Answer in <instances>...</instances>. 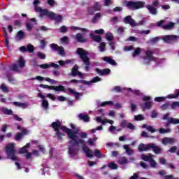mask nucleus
I'll return each mask as SVG.
<instances>
[{
    "label": "nucleus",
    "mask_w": 179,
    "mask_h": 179,
    "mask_svg": "<svg viewBox=\"0 0 179 179\" xmlns=\"http://www.w3.org/2000/svg\"><path fill=\"white\" fill-rule=\"evenodd\" d=\"M163 145H173L176 143V138L165 137L162 139Z\"/></svg>",
    "instance_id": "15"
},
{
    "label": "nucleus",
    "mask_w": 179,
    "mask_h": 179,
    "mask_svg": "<svg viewBox=\"0 0 179 179\" xmlns=\"http://www.w3.org/2000/svg\"><path fill=\"white\" fill-rule=\"evenodd\" d=\"M155 101H157V103H162V101H164L166 100V97L164 96H158L155 98Z\"/></svg>",
    "instance_id": "41"
},
{
    "label": "nucleus",
    "mask_w": 179,
    "mask_h": 179,
    "mask_svg": "<svg viewBox=\"0 0 179 179\" xmlns=\"http://www.w3.org/2000/svg\"><path fill=\"white\" fill-rule=\"evenodd\" d=\"M162 120H168L167 122L165 123V126L167 127H170L171 124H173V125H177L179 124V119L174 117H169V113L165 114L163 116Z\"/></svg>",
    "instance_id": "6"
},
{
    "label": "nucleus",
    "mask_w": 179,
    "mask_h": 179,
    "mask_svg": "<svg viewBox=\"0 0 179 179\" xmlns=\"http://www.w3.org/2000/svg\"><path fill=\"white\" fill-rule=\"evenodd\" d=\"M77 54L80 56V59L83 61L84 63L85 66V69L87 72H89L90 69V59L89 57H87V55L89 52L85 50L83 48H78L77 49Z\"/></svg>",
    "instance_id": "3"
},
{
    "label": "nucleus",
    "mask_w": 179,
    "mask_h": 179,
    "mask_svg": "<svg viewBox=\"0 0 179 179\" xmlns=\"http://www.w3.org/2000/svg\"><path fill=\"white\" fill-rule=\"evenodd\" d=\"M127 128L131 131H134V129H135V125L131 122L127 123Z\"/></svg>",
    "instance_id": "59"
},
{
    "label": "nucleus",
    "mask_w": 179,
    "mask_h": 179,
    "mask_svg": "<svg viewBox=\"0 0 179 179\" xmlns=\"http://www.w3.org/2000/svg\"><path fill=\"white\" fill-rule=\"evenodd\" d=\"M106 38L108 40V41H111L113 38H114V36H113V34L108 33L106 35Z\"/></svg>",
    "instance_id": "49"
},
{
    "label": "nucleus",
    "mask_w": 179,
    "mask_h": 179,
    "mask_svg": "<svg viewBox=\"0 0 179 179\" xmlns=\"http://www.w3.org/2000/svg\"><path fill=\"white\" fill-rule=\"evenodd\" d=\"M107 167H109V169H111V170H117V169H118V166L113 162H110Z\"/></svg>",
    "instance_id": "33"
},
{
    "label": "nucleus",
    "mask_w": 179,
    "mask_h": 179,
    "mask_svg": "<svg viewBox=\"0 0 179 179\" xmlns=\"http://www.w3.org/2000/svg\"><path fill=\"white\" fill-rule=\"evenodd\" d=\"M150 149H152V152L155 153V155H159L162 153V148L156 145L155 143H150Z\"/></svg>",
    "instance_id": "16"
},
{
    "label": "nucleus",
    "mask_w": 179,
    "mask_h": 179,
    "mask_svg": "<svg viewBox=\"0 0 179 179\" xmlns=\"http://www.w3.org/2000/svg\"><path fill=\"white\" fill-rule=\"evenodd\" d=\"M141 52H142V49H141V48H137L134 50V52L132 54V57L135 58V57H138V55H140Z\"/></svg>",
    "instance_id": "30"
},
{
    "label": "nucleus",
    "mask_w": 179,
    "mask_h": 179,
    "mask_svg": "<svg viewBox=\"0 0 179 179\" xmlns=\"http://www.w3.org/2000/svg\"><path fill=\"white\" fill-rule=\"evenodd\" d=\"M159 40H160V38L159 37H155V38H152L150 40V43L151 44H156L158 43Z\"/></svg>",
    "instance_id": "43"
},
{
    "label": "nucleus",
    "mask_w": 179,
    "mask_h": 179,
    "mask_svg": "<svg viewBox=\"0 0 179 179\" xmlns=\"http://www.w3.org/2000/svg\"><path fill=\"white\" fill-rule=\"evenodd\" d=\"M15 38H18V40H23V38H24V32L22 30L19 31L17 33Z\"/></svg>",
    "instance_id": "29"
},
{
    "label": "nucleus",
    "mask_w": 179,
    "mask_h": 179,
    "mask_svg": "<svg viewBox=\"0 0 179 179\" xmlns=\"http://www.w3.org/2000/svg\"><path fill=\"white\" fill-rule=\"evenodd\" d=\"M11 104H13V106H15V107H20L21 108L23 109L27 108V103H26L13 101L11 102Z\"/></svg>",
    "instance_id": "20"
},
{
    "label": "nucleus",
    "mask_w": 179,
    "mask_h": 179,
    "mask_svg": "<svg viewBox=\"0 0 179 179\" xmlns=\"http://www.w3.org/2000/svg\"><path fill=\"white\" fill-rule=\"evenodd\" d=\"M145 57H144V59H146L147 58L148 61L154 62H157V59H159V58L153 56V54H155V51L153 50H148L145 51Z\"/></svg>",
    "instance_id": "8"
},
{
    "label": "nucleus",
    "mask_w": 179,
    "mask_h": 179,
    "mask_svg": "<svg viewBox=\"0 0 179 179\" xmlns=\"http://www.w3.org/2000/svg\"><path fill=\"white\" fill-rule=\"evenodd\" d=\"M55 92H65V87L63 85H58L55 87Z\"/></svg>",
    "instance_id": "36"
},
{
    "label": "nucleus",
    "mask_w": 179,
    "mask_h": 179,
    "mask_svg": "<svg viewBox=\"0 0 179 179\" xmlns=\"http://www.w3.org/2000/svg\"><path fill=\"white\" fill-rule=\"evenodd\" d=\"M162 40L165 43H171V41H177L178 40V36L176 35H166L162 38Z\"/></svg>",
    "instance_id": "12"
},
{
    "label": "nucleus",
    "mask_w": 179,
    "mask_h": 179,
    "mask_svg": "<svg viewBox=\"0 0 179 179\" xmlns=\"http://www.w3.org/2000/svg\"><path fill=\"white\" fill-rule=\"evenodd\" d=\"M150 164L153 169H156V167H157V163L155 159H153V158L150 161Z\"/></svg>",
    "instance_id": "46"
},
{
    "label": "nucleus",
    "mask_w": 179,
    "mask_h": 179,
    "mask_svg": "<svg viewBox=\"0 0 179 179\" xmlns=\"http://www.w3.org/2000/svg\"><path fill=\"white\" fill-rule=\"evenodd\" d=\"M68 91L69 92V93H71V94H73L75 96L76 100H80V96H82V93L76 92L72 88H69Z\"/></svg>",
    "instance_id": "23"
},
{
    "label": "nucleus",
    "mask_w": 179,
    "mask_h": 179,
    "mask_svg": "<svg viewBox=\"0 0 179 179\" xmlns=\"http://www.w3.org/2000/svg\"><path fill=\"white\" fill-rule=\"evenodd\" d=\"M0 89L4 93H9V88L5 85L4 83H2L1 85Z\"/></svg>",
    "instance_id": "34"
},
{
    "label": "nucleus",
    "mask_w": 179,
    "mask_h": 179,
    "mask_svg": "<svg viewBox=\"0 0 179 179\" xmlns=\"http://www.w3.org/2000/svg\"><path fill=\"white\" fill-rule=\"evenodd\" d=\"M50 127L55 131L56 136L59 141H62V137L65 136V134L61 132V131H63V132H65L67 134L68 138L71 139L69 141V145H71L72 146H79V145H83V150L85 153L86 157L90 159L93 157L94 155L92 154V150H90L87 145H85V140L82 138L78 140V130H72L66 127V126H63L59 120H56L55 122H53Z\"/></svg>",
    "instance_id": "1"
},
{
    "label": "nucleus",
    "mask_w": 179,
    "mask_h": 179,
    "mask_svg": "<svg viewBox=\"0 0 179 179\" xmlns=\"http://www.w3.org/2000/svg\"><path fill=\"white\" fill-rule=\"evenodd\" d=\"M94 155L95 156V157H97L98 159L103 158V155L101 154V152H100V150H99V149L94 150Z\"/></svg>",
    "instance_id": "31"
},
{
    "label": "nucleus",
    "mask_w": 179,
    "mask_h": 179,
    "mask_svg": "<svg viewBox=\"0 0 179 179\" xmlns=\"http://www.w3.org/2000/svg\"><path fill=\"white\" fill-rule=\"evenodd\" d=\"M47 3H48V5H50V6H55V1H54V0H48Z\"/></svg>",
    "instance_id": "62"
},
{
    "label": "nucleus",
    "mask_w": 179,
    "mask_h": 179,
    "mask_svg": "<svg viewBox=\"0 0 179 179\" xmlns=\"http://www.w3.org/2000/svg\"><path fill=\"white\" fill-rule=\"evenodd\" d=\"M78 118L80 121H84V122H89V121H90L89 115L83 113H80Z\"/></svg>",
    "instance_id": "19"
},
{
    "label": "nucleus",
    "mask_w": 179,
    "mask_h": 179,
    "mask_svg": "<svg viewBox=\"0 0 179 179\" xmlns=\"http://www.w3.org/2000/svg\"><path fill=\"white\" fill-rule=\"evenodd\" d=\"M152 145H150V143H148L147 145H145L143 143L139 144L138 149L139 152H148V150H150Z\"/></svg>",
    "instance_id": "14"
},
{
    "label": "nucleus",
    "mask_w": 179,
    "mask_h": 179,
    "mask_svg": "<svg viewBox=\"0 0 179 179\" xmlns=\"http://www.w3.org/2000/svg\"><path fill=\"white\" fill-rule=\"evenodd\" d=\"M19 67L20 68H24L26 65V61L23 59V57H20L18 60Z\"/></svg>",
    "instance_id": "28"
},
{
    "label": "nucleus",
    "mask_w": 179,
    "mask_h": 179,
    "mask_svg": "<svg viewBox=\"0 0 179 179\" xmlns=\"http://www.w3.org/2000/svg\"><path fill=\"white\" fill-rule=\"evenodd\" d=\"M37 55L38 57L41 59H45V54L41 52H37Z\"/></svg>",
    "instance_id": "50"
},
{
    "label": "nucleus",
    "mask_w": 179,
    "mask_h": 179,
    "mask_svg": "<svg viewBox=\"0 0 179 179\" xmlns=\"http://www.w3.org/2000/svg\"><path fill=\"white\" fill-rule=\"evenodd\" d=\"M164 23V20H162L157 22L158 27H162L164 30H171L174 28V22H169L168 24L163 25Z\"/></svg>",
    "instance_id": "7"
},
{
    "label": "nucleus",
    "mask_w": 179,
    "mask_h": 179,
    "mask_svg": "<svg viewBox=\"0 0 179 179\" xmlns=\"http://www.w3.org/2000/svg\"><path fill=\"white\" fill-rule=\"evenodd\" d=\"M48 101L43 99L42 101V107H43L44 110H48Z\"/></svg>",
    "instance_id": "39"
},
{
    "label": "nucleus",
    "mask_w": 179,
    "mask_h": 179,
    "mask_svg": "<svg viewBox=\"0 0 179 179\" xmlns=\"http://www.w3.org/2000/svg\"><path fill=\"white\" fill-rule=\"evenodd\" d=\"M50 47L52 50H55V51H57L59 52V55H62V57H64L65 55V50L64 49V47L59 46L57 44L52 43L50 45Z\"/></svg>",
    "instance_id": "9"
},
{
    "label": "nucleus",
    "mask_w": 179,
    "mask_h": 179,
    "mask_svg": "<svg viewBox=\"0 0 179 179\" xmlns=\"http://www.w3.org/2000/svg\"><path fill=\"white\" fill-rule=\"evenodd\" d=\"M78 43H87V38H84L82 34L78 33L75 37Z\"/></svg>",
    "instance_id": "17"
},
{
    "label": "nucleus",
    "mask_w": 179,
    "mask_h": 179,
    "mask_svg": "<svg viewBox=\"0 0 179 179\" xmlns=\"http://www.w3.org/2000/svg\"><path fill=\"white\" fill-rule=\"evenodd\" d=\"M141 159L144 160V162H150V160L153 159V155L152 154L142 155Z\"/></svg>",
    "instance_id": "24"
},
{
    "label": "nucleus",
    "mask_w": 179,
    "mask_h": 179,
    "mask_svg": "<svg viewBox=\"0 0 179 179\" xmlns=\"http://www.w3.org/2000/svg\"><path fill=\"white\" fill-rule=\"evenodd\" d=\"M171 131L170 129L160 128L159 134H168L169 132H171Z\"/></svg>",
    "instance_id": "47"
},
{
    "label": "nucleus",
    "mask_w": 179,
    "mask_h": 179,
    "mask_svg": "<svg viewBox=\"0 0 179 179\" xmlns=\"http://www.w3.org/2000/svg\"><path fill=\"white\" fill-rule=\"evenodd\" d=\"M78 69H79V67L78 66V65H75L71 69V76H73V77L76 76V75H78Z\"/></svg>",
    "instance_id": "26"
},
{
    "label": "nucleus",
    "mask_w": 179,
    "mask_h": 179,
    "mask_svg": "<svg viewBox=\"0 0 179 179\" xmlns=\"http://www.w3.org/2000/svg\"><path fill=\"white\" fill-rule=\"evenodd\" d=\"M94 33H96V34H104V29H96L94 31Z\"/></svg>",
    "instance_id": "63"
},
{
    "label": "nucleus",
    "mask_w": 179,
    "mask_h": 179,
    "mask_svg": "<svg viewBox=\"0 0 179 179\" xmlns=\"http://www.w3.org/2000/svg\"><path fill=\"white\" fill-rule=\"evenodd\" d=\"M99 50L101 52H104L106 51V43L101 42L99 45Z\"/></svg>",
    "instance_id": "40"
},
{
    "label": "nucleus",
    "mask_w": 179,
    "mask_h": 179,
    "mask_svg": "<svg viewBox=\"0 0 179 179\" xmlns=\"http://www.w3.org/2000/svg\"><path fill=\"white\" fill-rule=\"evenodd\" d=\"M134 120L136 121H143L145 120V117H143V115H138L134 116Z\"/></svg>",
    "instance_id": "42"
},
{
    "label": "nucleus",
    "mask_w": 179,
    "mask_h": 179,
    "mask_svg": "<svg viewBox=\"0 0 179 179\" xmlns=\"http://www.w3.org/2000/svg\"><path fill=\"white\" fill-rule=\"evenodd\" d=\"M96 72L97 73H99L101 76H104L106 75H110L111 73V70L110 69H100L99 68L95 69Z\"/></svg>",
    "instance_id": "13"
},
{
    "label": "nucleus",
    "mask_w": 179,
    "mask_h": 179,
    "mask_svg": "<svg viewBox=\"0 0 179 179\" xmlns=\"http://www.w3.org/2000/svg\"><path fill=\"white\" fill-rule=\"evenodd\" d=\"M10 70L16 72L19 71V66L17 64H13L10 66Z\"/></svg>",
    "instance_id": "45"
},
{
    "label": "nucleus",
    "mask_w": 179,
    "mask_h": 179,
    "mask_svg": "<svg viewBox=\"0 0 179 179\" xmlns=\"http://www.w3.org/2000/svg\"><path fill=\"white\" fill-rule=\"evenodd\" d=\"M169 108V103H164L161 106V110L162 111H166Z\"/></svg>",
    "instance_id": "61"
},
{
    "label": "nucleus",
    "mask_w": 179,
    "mask_h": 179,
    "mask_svg": "<svg viewBox=\"0 0 179 179\" xmlns=\"http://www.w3.org/2000/svg\"><path fill=\"white\" fill-rule=\"evenodd\" d=\"M59 31L60 33H66V31H68V28L66 26L63 25L59 28Z\"/></svg>",
    "instance_id": "51"
},
{
    "label": "nucleus",
    "mask_w": 179,
    "mask_h": 179,
    "mask_svg": "<svg viewBox=\"0 0 179 179\" xmlns=\"http://www.w3.org/2000/svg\"><path fill=\"white\" fill-rule=\"evenodd\" d=\"M153 105V103L152 101H147L145 102L144 104L141 105V107L143 108V111H145V110H150L152 108V106Z\"/></svg>",
    "instance_id": "21"
},
{
    "label": "nucleus",
    "mask_w": 179,
    "mask_h": 179,
    "mask_svg": "<svg viewBox=\"0 0 179 179\" xmlns=\"http://www.w3.org/2000/svg\"><path fill=\"white\" fill-rule=\"evenodd\" d=\"M5 151L8 159H10L13 162H16V150L15 149V143H10L5 147Z\"/></svg>",
    "instance_id": "5"
},
{
    "label": "nucleus",
    "mask_w": 179,
    "mask_h": 179,
    "mask_svg": "<svg viewBox=\"0 0 179 179\" xmlns=\"http://www.w3.org/2000/svg\"><path fill=\"white\" fill-rule=\"evenodd\" d=\"M147 131L152 132V134H155V132H156V129H154L152 126H148Z\"/></svg>",
    "instance_id": "56"
},
{
    "label": "nucleus",
    "mask_w": 179,
    "mask_h": 179,
    "mask_svg": "<svg viewBox=\"0 0 179 179\" xmlns=\"http://www.w3.org/2000/svg\"><path fill=\"white\" fill-rule=\"evenodd\" d=\"M103 61H105L110 65H113V66L117 65V62H115V60L113 59V58H111L110 57H103Z\"/></svg>",
    "instance_id": "18"
},
{
    "label": "nucleus",
    "mask_w": 179,
    "mask_h": 179,
    "mask_svg": "<svg viewBox=\"0 0 179 179\" xmlns=\"http://www.w3.org/2000/svg\"><path fill=\"white\" fill-rule=\"evenodd\" d=\"M33 27H34V25L31 24V22H27L26 23V29L27 31H31L33 30Z\"/></svg>",
    "instance_id": "38"
},
{
    "label": "nucleus",
    "mask_w": 179,
    "mask_h": 179,
    "mask_svg": "<svg viewBox=\"0 0 179 179\" xmlns=\"http://www.w3.org/2000/svg\"><path fill=\"white\" fill-rule=\"evenodd\" d=\"M3 113L6 115H12V114H13V111H12V110L8 109L6 108H3Z\"/></svg>",
    "instance_id": "37"
},
{
    "label": "nucleus",
    "mask_w": 179,
    "mask_h": 179,
    "mask_svg": "<svg viewBox=\"0 0 179 179\" xmlns=\"http://www.w3.org/2000/svg\"><path fill=\"white\" fill-rule=\"evenodd\" d=\"M112 104H113V101H108L102 102L100 104V107H104L106 106H111Z\"/></svg>",
    "instance_id": "44"
},
{
    "label": "nucleus",
    "mask_w": 179,
    "mask_h": 179,
    "mask_svg": "<svg viewBox=\"0 0 179 179\" xmlns=\"http://www.w3.org/2000/svg\"><path fill=\"white\" fill-rule=\"evenodd\" d=\"M80 136L82 138V139H86V138H87V133L81 132L80 133Z\"/></svg>",
    "instance_id": "64"
},
{
    "label": "nucleus",
    "mask_w": 179,
    "mask_h": 179,
    "mask_svg": "<svg viewBox=\"0 0 179 179\" xmlns=\"http://www.w3.org/2000/svg\"><path fill=\"white\" fill-rule=\"evenodd\" d=\"M69 155L70 156H76L79 153V145H70L68 148Z\"/></svg>",
    "instance_id": "10"
},
{
    "label": "nucleus",
    "mask_w": 179,
    "mask_h": 179,
    "mask_svg": "<svg viewBox=\"0 0 179 179\" xmlns=\"http://www.w3.org/2000/svg\"><path fill=\"white\" fill-rule=\"evenodd\" d=\"M51 66L50 64H43L40 65V68H42V69H48Z\"/></svg>",
    "instance_id": "57"
},
{
    "label": "nucleus",
    "mask_w": 179,
    "mask_h": 179,
    "mask_svg": "<svg viewBox=\"0 0 179 179\" xmlns=\"http://www.w3.org/2000/svg\"><path fill=\"white\" fill-rule=\"evenodd\" d=\"M90 36L91 38H92V40H94V41H96V43H100V41H101V36L99 35H94L93 34H90Z\"/></svg>",
    "instance_id": "25"
},
{
    "label": "nucleus",
    "mask_w": 179,
    "mask_h": 179,
    "mask_svg": "<svg viewBox=\"0 0 179 179\" xmlns=\"http://www.w3.org/2000/svg\"><path fill=\"white\" fill-rule=\"evenodd\" d=\"M22 138H23V134L22 133H17L15 139V141H20V139H22Z\"/></svg>",
    "instance_id": "53"
},
{
    "label": "nucleus",
    "mask_w": 179,
    "mask_h": 179,
    "mask_svg": "<svg viewBox=\"0 0 179 179\" xmlns=\"http://www.w3.org/2000/svg\"><path fill=\"white\" fill-rule=\"evenodd\" d=\"M178 96H179V90H176L175 94H171L168 95L167 98L168 99H177V97H178Z\"/></svg>",
    "instance_id": "32"
},
{
    "label": "nucleus",
    "mask_w": 179,
    "mask_h": 179,
    "mask_svg": "<svg viewBox=\"0 0 179 179\" xmlns=\"http://www.w3.org/2000/svg\"><path fill=\"white\" fill-rule=\"evenodd\" d=\"M164 179H179L178 178H175L174 175H166L164 177Z\"/></svg>",
    "instance_id": "58"
},
{
    "label": "nucleus",
    "mask_w": 179,
    "mask_h": 179,
    "mask_svg": "<svg viewBox=\"0 0 179 179\" xmlns=\"http://www.w3.org/2000/svg\"><path fill=\"white\" fill-rule=\"evenodd\" d=\"M120 164H127L128 163V159L125 157H123L120 161H119Z\"/></svg>",
    "instance_id": "60"
},
{
    "label": "nucleus",
    "mask_w": 179,
    "mask_h": 179,
    "mask_svg": "<svg viewBox=\"0 0 179 179\" xmlns=\"http://www.w3.org/2000/svg\"><path fill=\"white\" fill-rule=\"evenodd\" d=\"M35 9L36 12H39L40 16L41 17L47 16V17H49V19H51V20H55L56 23H61L64 19V17L62 15H57L55 13L50 11L48 9H43L39 6H36Z\"/></svg>",
    "instance_id": "2"
},
{
    "label": "nucleus",
    "mask_w": 179,
    "mask_h": 179,
    "mask_svg": "<svg viewBox=\"0 0 179 179\" xmlns=\"http://www.w3.org/2000/svg\"><path fill=\"white\" fill-rule=\"evenodd\" d=\"M91 82L92 83H97V82H101V78L99 76H96L92 79Z\"/></svg>",
    "instance_id": "48"
},
{
    "label": "nucleus",
    "mask_w": 179,
    "mask_h": 179,
    "mask_svg": "<svg viewBox=\"0 0 179 179\" xmlns=\"http://www.w3.org/2000/svg\"><path fill=\"white\" fill-rule=\"evenodd\" d=\"M171 108H173V110H174V108H176V107L179 108V101H174L172 103V104L171 105Z\"/></svg>",
    "instance_id": "55"
},
{
    "label": "nucleus",
    "mask_w": 179,
    "mask_h": 179,
    "mask_svg": "<svg viewBox=\"0 0 179 179\" xmlns=\"http://www.w3.org/2000/svg\"><path fill=\"white\" fill-rule=\"evenodd\" d=\"M124 149L126 150V152L129 156H131V155L134 154V150L129 148V145H124Z\"/></svg>",
    "instance_id": "27"
},
{
    "label": "nucleus",
    "mask_w": 179,
    "mask_h": 179,
    "mask_svg": "<svg viewBox=\"0 0 179 179\" xmlns=\"http://www.w3.org/2000/svg\"><path fill=\"white\" fill-rule=\"evenodd\" d=\"M124 5L126 8L129 9V10H136L138 9H142V8H145V1H124Z\"/></svg>",
    "instance_id": "4"
},
{
    "label": "nucleus",
    "mask_w": 179,
    "mask_h": 179,
    "mask_svg": "<svg viewBox=\"0 0 179 179\" xmlns=\"http://www.w3.org/2000/svg\"><path fill=\"white\" fill-rule=\"evenodd\" d=\"M92 8H93L94 10H95L96 12H99V10H100L101 9V6H100L99 2H96L94 4Z\"/></svg>",
    "instance_id": "35"
},
{
    "label": "nucleus",
    "mask_w": 179,
    "mask_h": 179,
    "mask_svg": "<svg viewBox=\"0 0 179 179\" xmlns=\"http://www.w3.org/2000/svg\"><path fill=\"white\" fill-rule=\"evenodd\" d=\"M145 8H147V9H148L150 13H151V15H157V8H156L155 7H153L150 5H147L145 6Z\"/></svg>",
    "instance_id": "22"
},
{
    "label": "nucleus",
    "mask_w": 179,
    "mask_h": 179,
    "mask_svg": "<svg viewBox=\"0 0 179 179\" xmlns=\"http://www.w3.org/2000/svg\"><path fill=\"white\" fill-rule=\"evenodd\" d=\"M27 50L29 52H33V51H34V46H33L31 44H29L27 45Z\"/></svg>",
    "instance_id": "52"
},
{
    "label": "nucleus",
    "mask_w": 179,
    "mask_h": 179,
    "mask_svg": "<svg viewBox=\"0 0 179 179\" xmlns=\"http://www.w3.org/2000/svg\"><path fill=\"white\" fill-rule=\"evenodd\" d=\"M128 123H127V120H122L120 123L121 128H127Z\"/></svg>",
    "instance_id": "54"
},
{
    "label": "nucleus",
    "mask_w": 179,
    "mask_h": 179,
    "mask_svg": "<svg viewBox=\"0 0 179 179\" xmlns=\"http://www.w3.org/2000/svg\"><path fill=\"white\" fill-rule=\"evenodd\" d=\"M124 22L126 24H130L131 27H136V21L132 18V16L127 15L124 18Z\"/></svg>",
    "instance_id": "11"
}]
</instances>
